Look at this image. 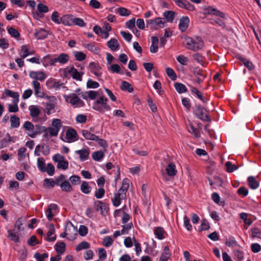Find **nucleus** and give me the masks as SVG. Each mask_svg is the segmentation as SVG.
Returning <instances> with one entry per match:
<instances>
[{
    "label": "nucleus",
    "instance_id": "obj_1",
    "mask_svg": "<svg viewBox=\"0 0 261 261\" xmlns=\"http://www.w3.org/2000/svg\"><path fill=\"white\" fill-rule=\"evenodd\" d=\"M185 40L187 47L192 51H196L202 49L204 46V42L201 37L196 36L194 38L186 37Z\"/></svg>",
    "mask_w": 261,
    "mask_h": 261
},
{
    "label": "nucleus",
    "instance_id": "obj_2",
    "mask_svg": "<svg viewBox=\"0 0 261 261\" xmlns=\"http://www.w3.org/2000/svg\"><path fill=\"white\" fill-rule=\"evenodd\" d=\"M108 100L106 97L101 96L93 103L92 108L101 113L105 111H110L111 108L107 103Z\"/></svg>",
    "mask_w": 261,
    "mask_h": 261
},
{
    "label": "nucleus",
    "instance_id": "obj_3",
    "mask_svg": "<svg viewBox=\"0 0 261 261\" xmlns=\"http://www.w3.org/2000/svg\"><path fill=\"white\" fill-rule=\"evenodd\" d=\"M67 98H70L69 103L74 108L83 107L84 102L80 99L75 93H71L66 97V101H68Z\"/></svg>",
    "mask_w": 261,
    "mask_h": 261
},
{
    "label": "nucleus",
    "instance_id": "obj_4",
    "mask_svg": "<svg viewBox=\"0 0 261 261\" xmlns=\"http://www.w3.org/2000/svg\"><path fill=\"white\" fill-rule=\"evenodd\" d=\"M194 114L197 117L203 121H209L210 119L206 113V110L202 107L198 105L194 110Z\"/></svg>",
    "mask_w": 261,
    "mask_h": 261
},
{
    "label": "nucleus",
    "instance_id": "obj_5",
    "mask_svg": "<svg viewBox=\"0 0 261 261\" xmlns=\"http://www.w3.org/2000/svg\"><path fill=\"white\" fill-rule=\"evenodd\" d=\"M165 21L163 19L160 17L156 18L154 19H150L147 21V26H150V29L157 30L159 28L164 27Z\"/></svg>",
    "mask_w": 261,
    "mask_h": 261
},
{
    "label": "nucleus",
    "instance_id": "obj_6",
    "mask_svg": "<svg viewBox=\"0 0 261 261\" xmlns=\"http://www.w3.org/2000/svg\"><path fill=\"white\" fill-rule=\"evenodd\" d=\"M203 14L206 15H214L220 17L222 18H225V14L219 11L218 10L213 8L211 6H208L203 8Z\"/></svg>",
    "mask_w": 261,
    "mask_h": 261
},
{
    "label": "nucleus",
    "instance_id": "obj_7",
    "mask_svg": "<svg viewBox=\"0 0 261 261\" xmlns=\"http://www.w3.org/2000/svg\"><path fill=\"white\" fill-rule=\"evenodd\" d=\"M89 70L97 77H99L101 73L99 72L101 69L99 64L94 62H90L88 66Z\"/></svg>",
    "mask_w": 261,
    "mask_h": 261
},
{
    "label": "nucleus",
    "instance_id": "obj_8",
    "mask_svg": "<svg viewBox=\"0 0 261 261\" xmlns=\"http://www.w3.org/2000/svg\"><path fill=\"white\" fill-rule=\"evenodd\" d=\"M126 194L124 193H115L114 197L112 198V201L114 206H118L121 203V200L125 198Z\"/></svg>",
    "mask_w": 261,
    "mask_h": 261
},
{
    "label": "nucleus",
    "instance_id": "obj_9",
    "mask_svg": "<svg viewBox=\"0 0 261 261\" xmlns=\"http://www.w3.org/2000/svg\"><path fill=\"white\" fill-rule=\"evenodd\" d=\"M77 134L75 130L73 128L68 129L66 133L65 139L67 142H72L77 140Z\"/></svg>",
    "mask_w": 261,
    "mask_h": 261
},
{
    "label": "nucleus",
    "instance_id": "obj_10",
    "mask_svg": "<svg viewBox=\"0 0 261 261\" xmlns=\"http://www.w3.org/2000/svg\"><path fill=\"white\" fill-rule=\"evenodd\" d=\"M190 22L189 18L187 16H184L179 20V29L184 32L188 28Z\"/></svg>",
    "mask_w": 261,
    "mask_h": 261
},
{
    "label": "nucleus",
    "instance_id": "obj_11",
    "mask_svg": "<svg viewBox=\"0 0 261 261\" xmlns=\"http://www.w3.org/2000/svg\"><path fill=\"white\" fill-rule=\"evenodd\" d=\"M74 16L71 14H66L61 17V23L65 25L71 26L73 25Z\"/></svg>",
    "mask_w": 261,
    "mask_h": 261
},
{
    "label": "nucleus",
    "instance_id": "obj_12",
    "mask_svg": "<svg viewBox=\"0 0 261 261\" xmlns=\"http://www.w3.org/2000/svg\"><path fill=\"white\" fill-rule=\"evenodd\" d=\"M68 72L70 74L73 79L79 81H81L82 80V75L84 73L82 72H79L74 67H71L69 70Z\"/></svg>",
    "mask_w": 261,
    "mask_h": 261
},
{
    "label": "nucleus",
    "instance_id": "obj_13",
    "mask_svg": "<svg viewBox=\"0 0 261 261\" xmlns=\"http://www.w3.org/2000/svg\"><path fill=\"white\" fill-rule=\"evenodd\" d=\"M75 152L79 155L81 161H85L88 159L89 156L90 149L89 148H83L81 150H76Z\"/></svg>",
    "mask_w": 261,
    "mask_h": 261
},
{
    "label": "nucleus",
    "instance_id": "obj_14",
    "mask_svg": "<svg viewBox=\"0 0 261 261\" xmlns=\"http://www.w3.org/2000/svg\"><path fill=\"white\" fill-rule=\"evenodd\" d=\"M58 206L56 204L52 203L49 204L45 212L46 215L48 220L51 221L54 216L53 211H55L58 208Z\"/></svg>",
    "mask_w": 261,
    "mask_h": 261
},
{
    "label": "nucleus",
    "instance_id": "obj_15",
    "mask_svg": "<svg viewBox=\"0 0 261 261\" xmlns=\"http://www.w3.org/2000/svg\"><path fill=\"white\" fill-rule=\"evenodd\" d=\"M34 127L35 128L32 132V133L31 134H29V136L31 138H35L37 135L46 132L47 131V128L44 126L36 125Z\"/></svg>",
    "mask_w": 261,
    "mask_h": 261
},
{
    "label": "nucleus",
    "instance_id": "obj_16",
    "mask_svg": "<svg viewBox=\"0 0 261 261\" xmlns=\"http://www.w3.org/2000/svg\"><path fill=\"white\" fill-rule=\"evenodd\" d=\"M107 46L112 51H116L120 48V44L115 38H112L108 41Z\"/></svg>",
    "mask_w": 261,
    "mask_h": 261
},
{
    "label": "nucleus",
    "instance_id": "obj_17",
    "mask_svg": "<svg viewBox=\"0 0 261 261\" xmlns=\"http://www.w3.org/2000/svg\"><path fill=\"white\" fill-rule=\"evenodd\" d=\"M166 171L168 176L170 177L174 176L177 173V170L176 169L175 164L173 163H169L166 168Z\"/></svg>",
    "mask_w": 261,
    "mask_h": 261
},
{
    "label": "nucleus",
    "instance_id": "obj_18",
    "mask_svg": "<svg viewBox=\"0 0 261 261\" xmlns=\"http://www.w3.org/2000/svg\"><path fill=\"white\" fill-rule=\"evenodd\" d=\"M30 77L40 81H43L45 79V75L43 72L31 71L30 72Z\"/></svg>",
    "mask_w": 261,
    "mask_h": 261
},
{
    "label": "nucleus",
    "instance_id": "obj_19",
    "mask_svg": "<svg viewBox=\"0 0 261 261\" xmlns=\"http://www.w3.org/2000/svg\"><path fill=\"white\" fill-rule=\"evenodd\" d=\"M224 19H225V17L224 18H222L220 17L219 18L216 19H212V20H213V21L211 22L210 23H211L212 24H217L222 29L228 31V29L226 27V24L224 21Z\"/></svg>",
    "mask_w": 261,
    "mask_h": 261
},
{
    "label": "nucleus",
    "instance_id": "obj_20",
    "mask_svg": "<svg viewBox=\"0 0 261 261\" xmlns=\"http://www.w3.org/2000/svg\"><path fill=\"white\" fill-rule=\"evenodd\" d=\"M247 182L249 187L252 189H256L259 186L258 181L255 177L252 176H250L248 177Z\"/></svg>",
    "mask_w": 261,
    "mask_h": 261
},
{
    "label": "nucleus",
    "instance_id": "obj_21",
    "mask_svg": "<svg viewBox=\"0 0 261 261\" xmlns=\"http://www.w3.org/2000/svg\"><path fill=\"white\" fill-rule=\"evenodd\" d=\"M84 46L89 50L96 54H98L100 51L99 48L96 46L95 42H92L89 44L85 43L84 44Z\"/></svg>",
    "mask_w": 261,
    "mask_h": 261
},
{
    "label": "nucleus",
    "instance_id": "obj_22",
    "mask_svg": "<svg viewBox=\"0 0 261 261\" xmlns=\"http://www.w3.org/2000/svg\"><path fill=\"white\" fill-rule=\"evenodd\" d=\"M82 135L87 140L95 141V140L97 139V136L91 133V132L88 130H82Z\"/></svg>",
    "mask_w": 261,
    "mask_h": 261
},
{
    "label": "nucleus",
    "instance_id": "obj_23",
    "mask_svg": "<svg viewBox=\"0 0 261 261\" xmlns=\"http://www.w3.org/2000/svg\"><path fill=\"white\" fill-rule=\"evenodd\" d=\"M18 232L17 231L15 232L14 229H9L8 230V237L11 241L15 242H18L19 239Z\"/></svg>",
    "mask_w": 261,
    "mask_h": 261
},
{
    "label": "nucleus",
    "instance_id": "obj_24",
    "mask_svg": "<svg viewBox=\"0 0 261 261\" xmlns=\"http://www.w3.org/2000/svg\"><path fill=\"white\" fill-rule=\"evenodd\" d=\"M57 58V62L64 64L67 63L69 60V56L65 53L60 54Z\"/></svg>",
    "mask_w": 261,
    "mask_h": 261
},
{
    "label": "nucleus",
    "instance_id": "obj_25",
    "mask_svg": "<svg viewBox=\"0 0 261 261\" xmlns=\"http://www.w3.org/2000/svg\"><path fill=\"white\" fill-rule=\"evenodd\" d=\"M57 253L63 254L65 251V244L63 242H58L55 245Z\"/></svg>",
    "mask_w": 261,
    "mask_h": 261
},
{
    "label": "nucleus",
    "instance_id": "obj_26",
    "mask_svg": "<svg viewBox=\"0 0 261 261\" xmlns=\"http://www.w3.org/2000/svg\"><path fill=\"white\" fill-rule=\"evenodd\" d=\"M11 122V126L12 128H17L20 125V119L18 117L15 115L11 116L10 119Z\"/></svg>",
    "mask_w": 261,
    "mask_h": 261
},
{
    "label": "nucleus",
    "instance_id": "obj_27",
    "mask_svg": "<svg viewBox=\"0 0 261 261\" xmlns=\"http://www.w3.org/2000/svg\"><path fill=\"white\" fill-rule=\"evenodd\" d=\"M5 93L7 96L13 98V102H18L19 101V94L17 92H13L10 90L6 89Z\"/></svg>",
    "mask_w": 261,
    "mask_h": 261
},
{
    "label": "nucleus",
    "instance_id": "obj_28",
    "mask_svg": "<svg viewBox=\"0 0 261 261\" xmlns=\"http://www.w3.org/2000/svg\"><path fill=\"white\" fill-rule=\"evenodd\" d=\"M55 105L53 103L47 102L46 103L44 111L48 115H50L55 113Z\"/></svg>",
    "mask_w": 261,
    "mask_h": 261
},
{
    "label": "nucleus",
    "instance_id": "obj_29",
    "mask_svg": "<svg viewBox=\"0 0 261 261\" xmlns=\"http://www.w3.org/2000/svg\"><path fill=\"white\" fill-rule=\"evenodd\" d=\"M129 180L128 178H124L122 181V185L121 187L119 189L118 192L119 193H126L129 188Z\"/></svg>",
    "mask_w": 261,
    "mask_h": 261
},
{
    "label": "nucleus",
    "instance_id": "obj_30",
    "mask_svg": "<svg viewBox=\"0 0 261 261\" xmlns=\"http://www.w3.org/2000/svg\"><path fill=\"white\" fill-rule=\"evenodd\" d=\"M120 89L122 91H127L129 92H132L134 90L133 86L126 81H123L122 82Z\"/></svg>",
    "mask_w": 261,
    "mask_h": 261
},
{
    "label": "nucleus",
    "instance_id": "obj_31",
    "mask_svg": "<svg viewBox=\"0 0 261 261\" xmlns=\"http://www.w3.org/2000/svg\"><path fill=\"white\" fill-rule=\"evenodd\" d=\"M154 233L156 236V238L159 240H162L165 238L164 234L165 231L163 228L161 227H158L155 228L154 231Z\"/></svg>",
    "mask_w": 261,
    "mask_h": 261
},
{
    "label": "nucleus",
    "instance_id": "obj_32",
    "mask_svg": "<svg viewBox=\"0 0 261 261\" xmlns=\"http://www.w3.org/2000/svg\"><path fill=\"white\" fill-rule=\"evenodd\" d=\"M81 190L83 193L88 194L91 192V188L87 181H84L81 186Z\"/></svg>",
    "mask_w": 261,
    "mask_h": 261
},
{
    "label": "nucleus",
    "instance_id": "obj_33",
    "mask_svg": "<svg viewBox=\"0 0 261 261\" xmlns=\"http://www.w3.org/2000/svg\"><path fill=\"white\" fill-rule=\"evenodd\" d=\"M21 51L22 54L20 55L22 58L24 59L29 55H33L35 51L34 50L29 51L27 45H22L21 47Z\"/></svg>",
    "mask_w": 261,
    "mask_h": 261
},
{
    "label": "nucleus",
    "instance_id": "obj_34",
    "mask_svg": "<svg viewBox=\"0 0 261 261\" xmlns=\"http://www.w3.org/2000/svg\"><path fill=\"white\" fill-rule=\"evenodd\" d=\"M30 115L33 117H37L40 114V111L36 106H31L29 107Z\"/></svg>",
    "mask_w": 261,
    "mask_h": 261
},
{
    "label": "nucleus",
    "instance_id": "obj_35",
    "mask_svg": "<svg viewBox=\"0 0 261 261\" xmlns=\"http://www.w3.org/2000/svg\"><path fill=\"white\" fill-rule=\"evenodd\" d=\"M47 32L44 29H40L35 33V36L37 39H43L47 37Z\"/></svg>",
    "mask_w": 261,
    "mask_h": 261
},
{
    "label": "nucleus",
    "instance_id": "obj_36",
    "mask_svg": "<svg viewBox=\"0 0 261 261\" xmlns=\"http://www.w3.org/2000/svg\"><path fill=\"white\" fill-rule=\"evenodd\" d=\"M174 87L179 93H185L187 91V88L185 85L180 83H174Z\"/></svg>",
    "mask_w": 261,
    "mask_h": 261
},
{
    "label": "nucleus",
    "instance_id": "obj_37",
    "mask_svg": "<svg viewBox=\"0 0 261 261\" xmlns=\"http://www.w3.org/2000/svg\"><path fill=\"white\" fill-rule=\"evenodd\" d=\"M240 60L244 64V66L249 70H252L254 68V66L252 63L247 59L240 57Z\"/></svg>",
    "mask_w": 261,
    "mask_h": 261
},
{
    "label": "nucleus",
    "instance_id": "obj_38",
    "mask_svg": "<svg viewBox=\"0 0 261 261\" xmlns=\"http://www.w3.org/2000/svg\"><path fill=\"white\" fill-rule=\"evenodd\" d=\"M62 190L66 192H70L72 190V188L70 182L65 180V181L62 184L60 187Z\"/></svg>",
    "mask_w": 261,
    "mask_h": 261
},
{
    "label": "nucleus",
    "instance_id": "obj_39",
    "mask_svg": "<svg viewBox=\"0 0 261 261\" xmlns=\"http://www.w3.org/2000/svg\"><path fill=\"white\" fill-rule=\"evenodd\" d=\"M191 92L193 94H195L196 95L197 97L200 99L203 102H206V99L205 98L201 93V92L195 87H192L191 88Z\"/></svg>",
    "mask_w": 261,
    "mask_h": 261
},
{
    "label": "nucleus",
    "instance_id": "obj_40",
    "mask_svg": "<svg viewBox=\"0 0 261 261\" xmlns=\"http://www.w3.org/2000/svg\"><path fill=\"white\" fill-rule=\"evenodd\" d=\"M94 206L96 208V211H101V213L102 214L103 209L106 210V205L102 202L101 201L97 200L94 202Z\"/></svg>",
    "mask_w": 261,
    "mask_h": 261
},
{
    "label": "nucleus",
    "instance_id": "obj_41",
    "mask_svg": "<svg viewBox=\"0 0 261 261\" xmlns=\"http://www.w3.org/2000/svg\"><path fill=\"white\" fill-rule=\"evenodd\" d=\"M192 57L194 60L200 64L202 66H205L204 57L201 54L199 53L194 54L193 55Z\"/></svg>",
    "mask_w": 261,
    "mask_h": 261
},
{
    "label": "nucleus",
    "instance_id": "obj_42",
    "mask_svg": "<svg viewBox=\"0 0 261 261\" xmlns=\"http://www.w3.org/2000/svg\"><path fill=\"white\" fill-rule=\"evenodd\" d=\"M104 156V153L102 151H96L92 153V158L96 161H100Z\"/></svg>",
    "mask_w": 261,
    "mask_h": 261
},
{
    "label": "nucleus",
    "instance_id": "obj_43",
    "mask_svg": "<svg viewBox=\"0 0 261 261\" xmlns=\"http://www.w3.org/2000/svg\"><path fill=\"white\" fill-rule=\"evenodd\" d=\"M90 247V244L86 241H83L76 247L77 251H81L83 249H87Z\"/></svg>",
    "mask_w": 261,
    "mask_h": 261
},
{
    "label": "nucleus",
    "instance_id": "obj_44",
    "mask_svg": "<svg viewBox=\"0 0 261 261\" xmlns=\"http://www.w3.org/2000/svg\"><path fill=\"white\" fill-rule=\"evenodd\" d=\"M175 13L172 11H165L163 16L168 21L172 22L174 18Z\"/></svg>",
    "mask_w": 261,
    "mask_h": 261
},
{
    "label": "nucleus",
    "instance_id": "obj_45",
    "mask_svg": "<svg viewBox=\"0 0 261 261\" xmlns=\"http://www.w3.org/2000/svg\"><path fill=\"white\" fill-rule=\"evenodd\" d=\"M11 141V137L9 134H7L6 137L1 140L0 141V147L4 148L6 147L8 143Z\"/></svg>",
    "mask_w": 261,
    "mask_h": 261
},
{
    "label": "nucleus",
    "instance_id": "obj_46",
    "mask_svg": "<svg viewBox=\"0 0 261 261\" xmlns=\"http://www.w3.org/2000/svg\"><path fill=\"white\" fill-rule=\"evenodd\" d=\"M37 167L40 171L45 172V161L43 158H39L37 160Z\"/></svg>",
    "mask_w": 261,
    "mask_h": 261
},
{
    "label": "nucleus",
    "instance_id": "obj_47",
    "mask_svg": "<svg viewBox=\"0 0 261 261\" xmlns=\"http://www.w3.org/2000/svg\"><path fill=\"white\" fill-rule=\"evenodd\" d=\"M66 179L65 175L61 174L59 176L57 177L55 180V184L57 186L61 187L62 184Z\"/></svg>",
    "mask_w": 261,
    "mask_h": 261
},
{
    "label": "nucleus",
    "instance_id": "obj_48",
    "mask_svg": "<svg viewBox=\"0 0 261 261\" xmlns=\"http://www.w3.org/2000/svg\"><path fill=\"white\" fill-rule=\"evenodd\" d=\"M117 12L121 15L123 16H127L130 15V11L123 7L118 8Z\"/></svg>",
    "mask_w": 261,
    "mask_h": 261
},
{
    "label": "nucleus",
    "instance_id": "obj_49",
    "mask_svg": "<svg viewBox=\"0 0 261 261\" xmlns=\"http://www.w3.org/2000/svg\"><path fill=\"white\" fill-rule=\"evenodd\" d=\"M8 32L12 37L14 38H17L20 36V34L18 31L13 27L9 28L8 29Z\"/></svg>",
    "mask_w": 261,
    "mask_h": 261
},
{
    "label": "nucleus",
    "instance_id": "obj_50",
    "mask_svg": "<svg viewBox=\"0 0 261 261\" xmlns=\"http://www.w3.org/2000/svg\"><path fill=\"white\" fill-rule=\"evenodd\" d=\"M72 22L73 24L77 25L80 27H83L86 25V23L84 22L83 19L80 18L74 17L73 21H72Z\"/></svg>",
    "mask_w": 261,
    "mask_h": 261
},
{
    "label": "nucleus",
    "instance_id": "obj_51",
    "mask_svg": "<svg viewBox=\"0 0 261 261\" xmlns=\"http://www.w3.org/2000/svg\"><path fill=\"white\" fill-rule=\"evenodd\" d=\"M166 73L172 80L174 81L176 79V74L175 73L174 71L172 68L170 67L167 68Z\"/></svg>",
    "mask_w": 261,
    "mask_h": 261
},
{
    "label": "nucleus",
    "instance_id": "obj_52",
    "mask_svg": "<svg viewBox=\"0 0 261 261\" xmlns=\"http://www.w3.org/2000/svg\"><path fill=\"white\" fill-rule=\"evenodd\" d=\"M225 166L226 167V170L228 172H232L233 171L238 169L236 165L232 164L230 162H227L225 163Z\"/></svg>",
    "mask_w": 261,
    "mask_h": 261
},
{
    "label": "nucleus",
    "instance_id": "obj_53",
    "mask_svg": "<svg viewBox=\"0 0 261 261\" xmlns=\"http://www.w3.org/2000/svg\"><path fill=\"white\" fill-rule=\"evenodd\" d=\"M48 256V254L46 253L40 254L38 252H36L34 254V257L37 261H44V259L47 258Z\"/></svg>",
    "mask_w": 261,
    "mask_h": 261
},
{
    "label": "nucleus",
    "instance_id": "obj_54",
    "mask_svg": "<svg viewBox=\"0 0 261 261\" xmlns=\"http://www.w3.org/2000/svg\"><path fill=\"white\" fill-rule=\"evenodd\" d=\"M133 226V225L132 222L123 225L122 226V229L121 230V234H123L125 233H128V232L132 229Z\"/></svg>",
    "mask_w": 261,
    "mask_h": 261
},
{
    "label": "nucleus",
    "instance_id": "obj_55",
    "mask_svg": "<svg viewBox=\"0 0 261 261\" xmlns=\"http://www.w3.org/2000/svg\"><path fill=\"white\" fill-rule=\"evenodd\" d=\"M225 245L228 247H233L237 246V242L234 237H231L229 239L226 240Z\"/></svg>",
    "mask_w": 261,
    "mask_h": 261
},
{
    "label": "nucleus",
    "instance_id": "obj_56",
    "mask_svg": "<svg viewBox=\"0 0 261 261\" xmlns=\"http://www.w3.org/2000/svg\"><path fill=\"white\" fill-rule=\"evenodd\" d=\"M193 74L195 76H197V77L201 76L203 77V79H205L206 77V75L204 74L203 71L198 67H196L194 69Z\"/></svg>",
    "mask_w": 261,
    "mask_h": 261
},
{
    "label": "nucleus",
    "instance_id": "obj_57",
    "mask_svg": "<svg viewBox=\"0 0 261 261\" xmlns=\"http://www.w3.org/2000/svg\"><path fill=\"white\" fill-rule=\"evenodd\" d=\"M55 167L50 163L47 164L45 171L50 176H53L55 173Z\"/></svg>",
    "mask_w": 261,
    "mask_h": 261
},
{
    "label": "nucleus",
    "instance_id": "obj_58",
    "mask_svg": "<svg viewBox=\"0 0 261 261\" xmlns=\"http://www.w3.org/2000/svg\"><path fill=\"white\" fill-rule=\"evenodd\" d=\"M113 242V239L110 237H106L103 239L102 244L106 247L112 245Z\"/></svg>",
    "mask_w": 261,
    "mask_h": 261
},
{
    "label": "nucleus",
    "instance_id": "obj_59",
    "mask_svg": "<svg viewBox=\"0 0 261 261\" xmlns=\"http://www.w3.org/2000/svg\"><path fill=\"white\" fill-rule=\"evenodd\" d=\"M57 168L62 170H66L68 168V162L65 160L61 161L60 162L58 163Z\"/></svg>",
    "mask_w": 261,
    "mask_h": 261
},
{
    "label": "nucleus",
    "instance_id": "obj_60",
    "mask_svg": "<svg viewBox=\"0 0 261 261\" xmlns=\"http://www.w3.org/2000/svg\"><path fill=\"white\" fill-rule=\"evenodd\" d=\"M74 57L77 61H82L85 59L86 55L81 51H76Z\"/></svg>",
    "mask_w": 261,
    "mask_h": 261
},
{
    "label": "nucleus",
    "instance_id": "obj_61",
    "mask_svg": "<svg viewBox=\"0 0 261 261\" xmlns=\"http://www.w3.org/2000/svg\"><path fill=\"white\" fill-rule=\"evenodd\" d=\"M248 215L246 213H242L240 214V218L244 220V223L246 224H248V225H250L252 221L250 219L247 218Z\"/></svg>",
    "mask_w": 261,
    "mask_h": 261
},
{
    "label": "nucleus",
    "instance_id": "obj_62",
    "mask_svg": "<svg viewBox=\"0 0 261 261\" xmlns=\"http://www.w3.org/2000/svg\"><path fill=\"white\" fill-rule=\"evenodd\" d=\"M55 180L45 178L44 180V186L46 188H53L55 186Z\"/></svg>",
    "mask_w": 261,
    "mask_h": 261
},
{
    "label": "nucleus",
    "instance_id": "obj_63",
    "mask_svg": "<svg viewBox=\"0 0 261 261\" xmlns=\"http://www.w3.org/2000/svg\"><path fill=\"white\" fill-rule=\"evenodd\" d=\"M105 194V190L103 188H100L95 192V196L97 199L101 198Z\"/></svg>",
    "mask_w": 261,
    "mask_h": 261
},
{
    "label": "nucleus",
    "instance_id": "obj_64",
    "mask_svg": "<svg viewBox=\"0 0 261 261\" xmlns=\"http://www.w3.org/2000/svg\"><path fill=\"white\" fill-rule=\"evenodd\" d=\"M51 126L60 130V128L62 127L61 120L59 119H54L52 121Z\"/></svg>",
    "mask_w": 261,
    "mask_h": 261
}]
</instances>
